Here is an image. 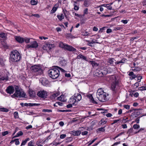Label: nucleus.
Here are the masks:
<instances>
[{"label":"nucleus","instance_id":"ddd939ff","mask_svg":"<svg viewBox=\"0 0 146 146\" xmlns=\"http://www.w3.org/2000/svg\"><path fill=\"white\" fill-rule=\"evenodd\" d=\"M15 38L17 42L19 43H22L24 42V38L20 36H15Z\"/></svg>","mask_w":146,"mask_h":146},{"label":"nucleus","instance_id":"7ed1b4c3","mask_svg":"<svg viewBox=\"0 0 146 146\" xmlns=\"http://www.w3.org/2000/svg\"><path fill=\"white\" fill-rule=\"evenodd\" d=\"M107 94L104 92L103 89L101 88L99 89L96 93L97 97L101 102H104L108 100Z\"/></svg>","mask_w":146,"mask_h":146},{"label":"nucleus","instance_id":"5701e85b","mask_svg":"<svg viewBox=\"0 0 146 146\" xmlns=\"http://www.w3.org/2000/svg\"><path fill=\"white\" fill-rule=\"evenodd\" d=\"M101 69H97L96 71V72L95 73L96 75V76H98L100 77H102V74H101Z\"/></svg>","mask_w":146,"mask_h":146},{"label":"nucleus","instance_id":"f8f14e48","mask_svg":"<svg viewBox=\"0 0 146 146\" xmlns=\"http://www.w3.org/2000/svg\"><path fill=\"white\" fill-rule=\"evenodd\" d=\"M9 76L7 74H5L4 76H2V74L0 72V80H5L6 81L8 80Z\"/></svg>","mask_w":146,"mask_h":146},{"label":"nucleus","instance_id":"680f3d73","mask_svg":"<svg viewBox=\"0 0 146 146\" xmlns=\"http://www.w3.org/2000/svg\"><path fill=\"white\" fill-rule=\"evenodd\" d=\"M8 132L7 131H4L2 133V135L3 136H5L6 135L8 134Z\"/></svg>","mask_w":146,"mask_h":146},{"label":"nucleus","instance_id":"69168bd1","mask_svg":"<svg viewBox=\"0 0 146 146\" xmlns=\"http://www.w3.org/2000/svg\"><path fill=\"white\" fill-rule=\"evenodd\" d=\"M88 132L87 131H84L82 132V135H86L87 134Z\"/></svg>","mask_w":146,"mask_h":146},{"label":"nucleus","instance_id":"e2e57ef3","mask_svg":"<svg viewBox=\"0 0 146 146\" xmlns=\"http://www.w3.org/2000/svg\"><path fill=\"white\" fill-rule=\"evenodd\" d=\"M97 40H96L93 39L91 40V42L92 43V44H93L94 43H98V42H97Z\"/></svg>","mask_w":146,"mask_h":146},{"label":"nucleus","instance_id":"4c0bfd02","mask_svg":"<svg viewBox=\"0 0 146 146\" xmlns=\"http://www.w3.org/2000/svg\"><path fill=\"white\" fill-rule=\"evenodd\" d=\"M73 140V138L72 137H68L66 139V143H67Z\"/></svg>","mask_w":146,"mask_h":146},{"label":"nucleus","instance_id":"4d7b16f0","mask_svg":"<svg viewBox=\"0 0 146 146\" xmlns=\"http://www.w3.org/2000/svg\"><path fill=\"white\" fill-rule=\"evenodd\" d=\"M90 102H92V103L93 104H98V103L96 101H95L94 100L93 97L90 100Z\"/></svg>","mask_w":146,"mask_h":146},{"label":"nucleus","instance_id":"f03ea898","mask_svg":"<svg viewBox=\"0 0 146 146\" xmlns=\"http://www.w3.org/2000/svg\"><path fill=\"white\" fill-rule=\"evenodd\" d=\"M21 56L17 50H13L10 54V60L12 62H17L21 59Z\"/></svg>","mask_w":146,"mask_h":146},{"label":"nucleus","instance_id":"cd10ccee","mask_svg":"<svg viewBox=\"0 0 146 146\" xmlns=\"http://www.w3.org/2000/svg\"><path fill=\"white\" fill-rule=\"evenodd\" d=\"M0 37L6 39L7 38V35L3 33H0Z\"/></svg>","mask_w":146,"mask_h":146},{"label":"nucleus","instance_id":"bb28decb","mask_svg":"<svg viewBox=\"0 0 146 146\" xmlns=\"http://www.w3.org/2000/svg\"><path fill=\"white\" fill-rule=\"evenodd\" d=\"M14 142H15V144L16 145H18L19 144V141L18 139H16L14 140H12L10 142V143H13Z\"/></svg>","mask_w":146,"mask_h":146},{"label":"nucleus","instance_id":"a211bd4d","mask_svg":"<svg viewBox=\"0 0 146 146\" xmlns=\"http://www.w3.org/2000/svg\"><path fill=\"white\" fill-rule=\"evenodd\" d=\"M111 69V68H109L108 69L106 68H103L101 70L102 72L101 74H102V76L107 74L108 73H109L108 70Z\"/></svg>","mask_w":146,"mask_h":146},{"label":"nucleus","instance_id":"f704fd0d","mask_svg":"<svg viewBox=\"0 0 146 146\" xmlns=\"http://www.w3.org/2000/svg\"><path fill=\"white\" fill-rule=\"evenodd\" d=\"M9 111V110L7 108H0V111L4 112H7Z\"/></svg>","mask_w":146,"mask_h":146},{"label":"nucleus","instance_id":"3c124183","mask_svg":"<svg viewBox=\"0 0 146 146\" xmlns=\"http://www.w3.org/2000/svg\"><path fill=\"white\" fill-rule=\"evenodd\" d=\"M139 88V90L141 91L146 90V86H142Z\"/></svg>","mask_w":146,"mask_h":146},{"label":"nucleus","instance_id":"39448f33","mask_svg":"<svg viewBox=\"0 0 146 146\" xmlns=\"http://www.w3.org/2000/svg\"><path fill=\"white\" fill-rule=\"evenodd\" d=\"M26 94L24 92L21 90H16L15 93L13 95H11V97L13 98H15V97L25 98Z\"/></svg>","mask_w":146,"mask_h":146},{"label":"nucleus","instance_id":"5fc2aeb1","mask_svg":"<svg viewBox=\"0 0 146 146\" xmlns=\"http://www.w3.org/2000/svg\"><path fill=\"white\" fill-rule=\"evenodd\" d=\"M66 136V135L65 134H62L60 135V138L61 139H63Z\"/></svg>","mask_w":146,"mask_h":146},{"label":"nucleus","instance_id":"338daca9","mask_svg":"<svg viewBox=\"0 0 146 146\" xmlns=\"http://www.w3.org/2000/svg\"><path fill=\"white\" fill-rule=\"evenodd\" d=\"M86 42H88L87 44L88 45L91 46H92V44L91 42H90V41L88 40H86Z\"/></svg>","mask_w":146,"mask_h":146},{"label":"nucleus","instance_id":"c9c22d12","mask_svg":"<svg viewBox=\"0 0 146 146\" xmlns=\"http://www.w3.org/2000/svg\"><path fill=\"white\" fill-rule=\"evenodd\" d=\"M57 9V7H55L54 6L53 7L52 10H51V11L50 12L51 14H53L56 11Z\"/></svg>","mask_w":146,"mask_h":146},{"label":"nucleus","instance_id":"603ef678","mask_svg":"<svg viewBox=\"0 0 146 146\" xmlns=\"http://www.w3.org/2000/svg\"><path fill=\"white\" fill-rule=\"evenodd\" d=\"M88 8H86L84 11V14L83 15L84 16L85 15H87L88 14Z\"/></svg>","mask_w":146,"mask_h":146},{"label":"nucleus","instance_id":"49530a36","mask_svg":"<svg viewBox=\"0 0 146 146\" xmlns=\"http://www.w3.org/2000/svg\"><path fill=\"white\" fill-rule=\"evenodd\" d=\"M28 146H35L34 145V142L33 141H30L28 143Z\"/></svg>","mask_w":146,"mask_h":146},{"label":"nucleus","instance_id":"9d476101","mask_svg":"<svg viewBox=\"0 0 146 146\" xmlns=\"http://www.w3.org/2000/svg\"><path fill=\"white\" fill-rule=\"evenodd\" d=\"M64 49L71 52H76V49L74 48L67 44L66 45Z\"/></svg>","mask_w":146,"mask_h":146},{"label":"nucleus","instance_id":"052dcab7","mask_svg":"<svg viewBox=\"0 0 146 146\" xmlns=\"http://www.w3.org/2000/svg\"><path fill=\"white\" fill-rule=\"evenodd\" d=\"M138 79L137 81L139 82H141V80L142 78V76H137Z\"/></svg>","mask_w":146,"mask_h":146},{"label":"nucleus","instance_id":"09e8293b","mask_svg":"<svg viewBox=\"0 0 146 146\" xmlns=\"http://www.w3.org/2000/svg\"><path fill=\"white\" fill-rule=\"evenodd\" d=\"M30 39L29 38H24V41H25L27 43H30L31 42Z\"/></svg>","mask_w":146,"mask_h":146},{"label":"nucleus","instance_id":"6e6552de","mask_svg":"<svg viewBox=\"0 0 146 146\" xmlns=\"http://www.w3.org/2000/svg\"><path fill=\"white\" fill-rule=\"evenodd\" d=\"M31 44H27V48L28 49L30 48H36L38 46V44L36 41L31 42Z\"/></svg>","mask_w":146,"mask_h":146},{"label":"nucleus","instance_id":"a19ab883","mask_svg":"<svg viewBox=\"0 0 146 146\" xmlns=\"http://www.w3.org/2000/svg\"><path fill=\"white\" fill-rule=\"evenodd\" d=\"M30 3L32 5H36L37 4V2L35 0H31Z\"/></svg>","mask_w":146,"mask_h":146},{"label":"nucleus","instance_id":"58836bf2","mask_svg":"<svg viewBox=\"0 0 146 146\" xmlns=\"http://www.w3.org/2000/svg\"><path fill=\"white\" fill-rule=\"evenodd\" d=\"M66 44H64L62 42H60L59 46L60 47L64 49Z\"/></svg>","mask_w":146,"mask_h":146},{"label":"nucleus","instance_id":"6e6d98bb","mask_svg":"<svg viewBox=\"0 0 146 146\" xmlns=\"http://www.w3.org/2000/svg\"><path fill=\"white\" fill-rule=\"evenodd\" d=\"M126 60V59L125 58H122L121 60L119 61L120 63H125V61Z\"/></svg>","mask_w":146,"mask_h":146},{"label":"nucleus","instance_id":"79ce46f5","mask_svg":"<svg viewBox=\"0 0 146 146\" xmlns=\"http://www.w3.org/2000/svg\"><path fill=\"white\" fill-rule=\"evenodd\" d=\"M100 122H101L100 124L101 125H103L106 124L107 121L104 120V118H102Z\"/></svg>","mask_w":146,"mask_h":146},{"label":"nucleus","instance_id":"8fccbe9b","mask_svg":"<svg viewBox=\"0 0 146 146\" xmlns=\"http://www.w3.org/2000/svg\"><path fill=\"white\" fill-rule=\"evenodd\" d=\"M133 127L134 129H138L140 127V126L139 125L135 124L133 125Z\"/></svg>","mask_w":146,"mask_h":146},{"label":"nucleus","instance_id":"4468645a","mask_svg":"<svg viewBox=\"0 0 146 146\" xmlns=\"http://www.w3.org/2000/svg\"><path fill=\"white\" fill-rule=\"evenodd\" d=\"M52 46V44H45L42 46V48L44 50L48 51L51 49Z\"/></svg>","mask_w":146,"mask_h":146},{"label":"nucleus","instance_id":"f257e3e1","mask_svg":"<svg viewBox=\"0 0 146 146\" xmlns=\"http://www.w3.org/2000/svg\"><path fill=\"white\" fill-rule=\"evenodd\" d=\"M60 70L62 72H66L65 70L58 66H53L52 68L48 71L49 76L53 79H56L60 75Z\"/></svg>","mask_w":146,"mask_h":146},{"label":"nucleus","instance_id":"774afa93","mask_svg":"<svg viewBox=\"0 0 146 146\" xmlns=\"http://www.w3.org/2000/svg\"><path fill=\"white\" fill-rule=\"evenodd\" d=\"M112 30L111 29H108L106 31V33H111L112 32Z\"/></svg>","mask_w":146,"mask_h":146},{"label":"nucleus","instance_id":"13d9d810","mask_svg":"<svg viewBox=\"0 0 146 146\" xmlns=\"http://www.w3.org/2000/svg\"><path fill=\"white\" fill-rule=\"evenodd\" d=\"M123 106L127 110H129L130 108V106L128 105H124Z\"/></svg>","mask_w":146,"mask_h":146},{"label":"nucleus","instance_id":"aec40b11","mask_svg":"<svg viewBox=\"0 0 146 146\" xmlns=\"http://www.w3.org/2000/svg\"><path fill=\"white\" fill-rule=\"evenodd\" d=\"M115 61V60L113 58H110L108 59V62L112 65H113V63Z\"/></svg>","mask_w":146,"mask_h":146},{"label":"nucleus","instance_id":"72a5a7b5","mask_svg":"<svg viewBox=\"0 0 146 146\" xmlns=\"http://www.w3.org/2000/svg\"><path fill=\"white\" fill-rule=\"evenodd\" d=\"M23 134V132L21 131H19L16 134V135L13 138L18 137L22 135Z\"/></svg>","mask_w":146,"mask_h":146},{"label":"nucleus","instance_id":"1a4fd4ad","mask_svg":"<svg viewBox=\"0 0 146 146\" xmlns=\"http://www.w3.org/2000/svg\"><path fill=\"white\" fill-rule=\"evenodd\" d=\"M5 90L7 93L11 94L14 92L15 89L13 86H9Z\"/></svg>","mask_w":146,"mask_h":146},{"label":"nucleus","instance_id":"6ab92c4d","mask_svg":"<svg viewBox=\"0 0 146 146\" xmlns=\"http://www.w3.org/2000/svg\"><path fill=\"white\" fill-rule=\"evenodd\" d=\"M77 102L76 99H75V98H74V97H71L69 101V103L72 104L73 105L76 106V104H75V103Z\"/></svg>","mask_w":146,"mask_h":146},{"label":"nucleus","instance_id":"a18cd8bd","mask_svg":"<svg viewBox=\"0 0 146 146\" xmlns=\"http://www.w3.org/2000/svg\"><path fill=\"white\" fill-rule=\"evenodd\" d=\"M52 110L49 109H43L42 111L43 112H52Z\"/></svg>","mask_w":146,"mask_h":146},{"label":"nucleus","instance_id":"ea45409f","mask_svg":"<svg viewBox=\"0 0 146 146\" xmlns=\"http://www.w3.org/2000/svg\"><path fill=\"white\" fill-rule=\"evenodd\" d=\"M40 105V104H35V103H29L28 106H38Z\"/></svg>","mask_w":146,"mask_h":146},{"label":"nucleus","instance_id":"4be33fe9","mask_svg":"<svg viewBox=\"0 0 146 146\" xmlns=\"http://www.w3.org/2000/svg\"><path fill=\"white\" fill-rule=\"evenodd\" d=\"M76 58L78 59L82 58L86 61H88L86 57L85 56L82 54H80L78 55L76 57Z\"/></svg>","mask_w":146,"mask_h":146},{"label":"nucleus","instance_id":"393cba45","mask_svg":"<svg viewBox=\"0 0 146 146\" xmlns=\"http://www.w3.org/2000/svg\"><path fill=\"white\" fill-rule=\"evenodd\" d=\"M89 62L90 63L93 67H96L99 65L98 64L96 63L94 61H90Z\"/></svg>","mask_w":146,"mask_h":146},{"label":"nucleus","instance_id":"7c9ffc66","mask_svg":"<svg viewBox=\"0 0 146 146\" xmlns=\"http://www.w3.org/2000/svg\"><path fill=\"white\" fill-rule=\"evenodd\" d=\"M30 140L29 138H27L24 140H23L21 143V146L25 145L28 141Z\"/></svg>","mask_w":146,"mask_h":146},{"label":"nucleus","instance_id":"f3484780","mask_svg":"<svg viewBox=\"0 0 146 146\" xmlns=\"http://www.w3.org/2000/svg\"><path fill=\"white\" fill-rule=\"evenodd\" d=\"M74 98H75L76 99L77 102L80 100L82 99V96L79 93L75 94L74 95Z\"/></svg>","mask_w":146,"mask_h":146},{"label":"nucleus","instance_id":"2eb2a0df","mask_svg":"<svg viewBox=\"0 0 146 146\" xmlns=\"http://www.w3.org/2000/svg\"><path fill=\"white\" fill-rule=\"evenodd\" d=\"M81 133L80 130H73L70 131V133L74 136H78L80 135Z\"/></svg>","mask_w":146,"mask_h":146},{"label":"nucleus","instance_id":"0e129e2a","mask_svg":"<svg viewBox=\"0 0 146 146\" xmlns=\"http://www.w3.org/2000/svg\"><path fill=\"white\" fill-rule=\"evenodd\" d=\"M122 29V27H115L114 28V30L115 31H117V30H119Z\"/></svg>","mask_w":146,"mask_h":146},{"label":"nucleus","instance_id":"dca6fc26","mask_svg":"<svg viewBox=\"0 0 146 146\" xmlns=\"http://www.w3.org/2000/svg\"><path fill=\"white\" fill-rule=\"evenodd\" d=\"M40 81L42 84L44 86H46L48 84V81L44 78H42L40 80Z\"/></svg>","mask_w":146,"mask_h":146},{"label":"nucleus","instance_id":"412c9836","mask_svg":"<svg viewBox=\"0 0 146 146\" xmlns=\"http://www.w3.org/2000/svg\"><path fill=\"white\" fill-rule=\"evenodd\" d=\"M128 75L129 76L131 77V80L137 77V75L135 74L133 72H129Z\"/></svg>","mask_w":146,"mask_h":146},{"label":"nucleus","instance_id":"b1692460","mask_svg":"<svg viewBox=\"0 0 146 146\" xmlns=\"http://www.w3.org/2000/svg\"><path fill=\"white\" fill-rule=\"evenodd\" d=\"M60 94V93L58 92H56L52 94L50 96V98L52 99H54Z\"/></svg>","mask_w":146,"mask_h":146},{"label":"nucleus","instance_id":"20e7f679","mask_svg":"<svg viewBox=\"0 0 146 146\" xmlns=\"http://www.w3.org/2000/svg\"><path fill=\"white\" fill-rule=\"evenodd\" d=\"M31 68L33 72L36 73L37 75H41L43 73V70L39 65H35L32 66Z\"/></svg>","mask_w":146,"mask_h":146},{"label":"nucleus","instance_id":"2f4dec72","mask_svg":"<svg viewBox=\"0 0 146 146\" xmlns=\"http://www.w3.org/2000/svg\"><path fill=\"white\" fill-rule=\"evenodd\" d=\"M60 63L62 66H65L66 65V62L65 60L62 59L61 60Z\"/></svg>","mask_w":146,"mask_h":146},{"label":"nucleus","instance_id":"c03bdc74","mask_svg":"<svg viewBox=\"0 0 146 146\" xmlns=\"http://www.w3.org/2000/svg\"><path fill=\"white\" fill-rule=\"evenodd\" d=\"M106 126H105L104 127H101L100 128H99L97 130L98 131L104 132L105 131V129L104 128Z\"/></svg>","mask_w":146,"mask_h":146},{"label":"nucleus","instance_id":"9b49d317","mask_svg":"<svg viewBox=\"0 0 146 146\" xmlns=\"http://www.w3.org/2000/svg\"><path fill=\"white\" fill-rule=\"evenodd\" d=\"M133 110L135 111L131 114V116L133 117H137L140 114V113L138 110L136 109H133Z\"/></svg>","mask_w":146,"mask_h":146},{"label":"nucleus","instance_id":"423d86ee","mask_svg":"<svg viewBox=\"0 0 146 146\" xmlns=\"http://www.w3.org/2000/svg\"><path fill=\"white\" fill-rule=\"evenodd\" d=\"M111 78L113 79L114 82H113L111 84V89L112 91H113L115 93H116L117 90L116 87L117 84V82L116 81V77L114 75L112 76Z\"/></svg>","mask_w":146,"mask_h":146},{"label":"nucleus","instance_id":"37998d69","mask_svg":"<svg viewBox=\"0 0 146 146\" xmlns=\"http://www.w3.org/2000/svg\"><path fill=\"white\" fill-rule=\"evenodd\" d=\"M14 117L15 119L19 118L18 113L17 111L15 112L14 113Z\"/></svg>","mask_w":146,"mask_h":146},{"label":"nucleus","instance_id":"c85d7f7f","mask_svg":"<svg viewBox=\"0 0 146 146\" xmlns=\"http://www.w3.org/2000/svg\"><path fill=\"white\" fill-rule=\"evenodd\" d=\"M135 132L133 131V129L132 128L129 129L127 131V133H128L129 135H132L133 134H135Z\"/></svg>","mask_w":146,"mask_h":146},{"label":"nucleus","instance_id":"de8ad7c7","mask_svg":"<svg viewBox=\"0 0 146 146\" xmlns=\"http://www.w3.org/2000/svg\"><path fill=\"white\" fill-rule=\"evenodd\" d=\"M73 5L74 6V10L78 11L79 10V6H77L76 4H74Z\"/></svg>","mask_w":146,"mask_h":146},{"label":"nucleus","instance_id":"c756f323","mask_svg":"<svg viewBox=\"0 0 146 146\" xmlns=\"http://www.w3.org/2000/svg\"><path fill=\"white\" fill-rule=\"evenodd\" d=\"M29 96L33 98L34 97L35 95V94L34 92L31 90H30L29 92Z\"/></svg>","mask_w":146,"mask_h":146},{"label":"nucleus","instance_id":"864d4df0","mask_svg":"<svg viewBox=\"0 0 146 146\" xmlns=\"http://www.w3.org/2000/svg\"><path fill=\"white\" fill-rule=\"evenodd\" d=\"M30 17H32L33 16H34L35 17H36L37 18H38L40 17V16L39 14H32L31 16H29Z\"/></svg>","mask_w":146,"mask_h":146},{"label":"nucleus","instance_id":"bf43d9fd","mask_svg":"<svg viewBox=\"0 0 146 146\" xmlns=\"http://www.w3.org/2000/svg\"><path fill=\"white\" fill-rule=\"evenodd\" d=\"M89 34V33L87 31H84L82 33V35L84 36H88Z\"/></svg>","mask_w":146,"mask_h":146},{"label":"nucleus","instance_id":"473e14b6","mask_svg":"<svg viewBox=\"0 0 146 146\" xmlns=\"http://www.w3.org/2000/svg\"><path fill=\"white\" fill-rule=\"evenodd\" d=\"M57 17L58 19L60 21H62L64 18V15L62 13L60 15H57Z\"/></svg>","mask_w":146,"mask_h":146},{"label":"nucleus","instance_id":"0eeeda50","mask_svg":"<svg viewBox=\"0 0 146 146\" xmlns=\"http://www.w3.org/2000/svg\"><path fill=\"white\" fill-rule=\"evenodd\" d=\"M37 95L40 98H46L47 93L46 91L41 90L38 92Z\"/></svg>","mask_w":146,"mask_h":146},{"label":"nucleus","instance_id":"e433bc0d","mask_svg":"<svg viewBox=\"0 0 146 146\" xmlns=\"http://www.w3.org/2000/svg\"><path fill=\"white\" fill-rule=\"evenodd\" d=\"M84 5L85 7H88L90 5L89 1L88 0H85L84 1Z\"/></svg>","mask_w":146,"mask_h":146},{"label":"nucleus","instance_id":"a878e982","mask_svg":"<svg viewBox=\"0 0 146 146\" xmlns=\"http://www.w3.org/2000/svg\"><path fill=\"white\" fill-rule=\"evenodd\" d=\"M141 68L139 67L134 66L132 67V70L134 72L139 71Z\"/></svg>","mask_w":146,"mask_h":146}]
</instances>
